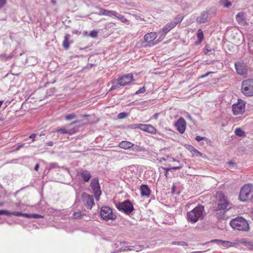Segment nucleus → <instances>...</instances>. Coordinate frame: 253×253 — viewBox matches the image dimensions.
I'll list each match as a JSON object with an SVG mask.
<instances>
[{"label": "nucleus", "instance_id": "40", "mask_svg": "<svg viewBox=\"0 0 253 253\" xmlns=\"http://www.w3.org/2000/svg\"><path fill=\"white\" fill-rule=\"evenodd\" d=\"M7 0H0V8H2L6 3Z\"/></svg>", "mask_w": 253, "mask_h": 253}, {"label": "nucleus", "instance_id": "37", "mask_svg": "<svg viewBox=\"0 0 253 253\" xmlns=\"http://www.w3.org/2000/svg\"><path fill=\"white\" fill-rule=\"evenodd\" d=\"M145 91V88L144 87L140 88L139 90L135 92V94H139L140 93H143Z\"/></svg>", "mask_w": 253, "mask_h": 253}, {"label": "nucleus", "instance_id": "3", "mask_svg": "<svg viewBox=\"0 0 253 253\" xmlns=\"http://www.w3.org/2000/svg\"><path fill=\"white\" fill-rule=\"evenodd\" d=\"M230 226L234 229L241 231H248L249 225L246 219L242 217H237L230 221Z\"/></svg>", "mask_w": 253, "mask_h": 253}, {"label": "nucleus", "instance_id": "64", "mask_svg": "<svg viewBox=\"0 0 253 253\" xmlns=\"http://www.w3.org/2000/svg\"><path fill=\"white\" fill-rule=\"evenodd\" d=\"M241 243H243V244H247V243L246 242H245L243 241V240H242V241L241 242Z\"/></svg>", "mask_w": 253, "mask_h": 253}, {"label": "nucleus", "instance_id": "54", "mask_svg": "<svg viewBox=\"0 0 253 253\" xmlns=\"http://www.w3.org/2000/svg\"><path fill=\"white\" fill-rule=\"evenodd\" d=\"M47 145L49 146H52L53 145V142H52V141H50L49 142H47Z\"/></svg>", "mask_w": 253, "mask_h": 253}, {"label": "nucleus", "instance_id": "33", "mask_svg": "<svg viewBox=\"0 0 253 253\" xmlns=\"http://www.w3.org/2000/svg\"><path fill=\"white\" fill-rule=\"evenodd\" d=\"M83 216V214L82 213V212L80 211H78L77 212H75L73 214V217L74 218H79Z\"/></svg>", "mask_w": 253, "mask_h": 253}, {"label": "nucleus", "instance_id": "4", "mask_svg": "<svg viewBox=\"0 0 253 253\" xmlns=\"http://www.w3.org/2000/svg\"><path fill=\"white\" fill-rule=\"evenodd\" d=\"M253 192V185L248 184L244 185L240 192L239 198L241 201L245 202L252 197V193Z\"/></svg>", "mask_w": 253, "mask_h": 253}, {"label": "nucleus", "instance_id": "59", "mask_svg": "<svg viewBox=\"0 0 253 253\" xmlns=\"http://www.w3.org/2000/svg\"><path fill=\"white\" fill-rule=\"evenodd\" d=\"M186 117L190 120L191 119V116L189 114H187L186 116Z\"/></svg>", "mask_w": 253, "mask_h": 253}, {"label": "nucleus", "instance_id": "43", "mask_svg": "<svg viewBox=\"0 0 253 253\" xmlns=\"http://www.w3.org/2000/svg\"><path fill=\"white\" fill-rule=\"evenodd\" d=\"M163 169H164V170L165 171V176L166 177H167L168 171H169L170 170H171V169L170 168H163Z\"/></svg>", "mask_w": 253, "mask_h": 253}, {"label": "nucleus", "instance_id": "63", "mask_svg": "<svg viewBox=\"0 0 253 253\" xmlns=\"http://www.w3.org/2000/svg\"><path fill=\"white\" fill-rule=\"evenodd\" d=\"M23 144H22V145H19V146L17 147V150H18L20 147H21L22 146H23Z\"/></svg>", "mask_w": 253, "mask_h": 253}, {"label": "nucleus", "instance_id": "7", "mask_svg": "<svg viewBox=\"0 0 253 253\" xmlns=\"http://www.w3.org/2000/svg\"><path fill=\"white\" fill-rule=\"evenodd\" d=\"M117 208L120 211H123L126 214L130 213L134 210L132 203L128 200L119 203L116 205Z\"/></svg>", "mask_w": 253, "mask_h": 253}, {"label": "nucleus", "instance_id": "51", "mask_svg": "<svg viewBox=\"0 0 253 253\" xmlns=\"http://www.w3.org/2000/svg\"><path fill=\"white\" fill-rule=\"evenodd\" d=\"M211 73H212V72H209L207 73V74H206L205 75L202 76L201 77V78H205V77H207L208 76H209L210 74H211Z\"/></svg>", "mask_w": 253, "mask_h": 253}, {"label": "nucleus", "instance_id": "32", "mask_svg": "<svg viewBox=\"0 0 253 253\" xmlns=\"http://www.w3.org/2000/svg\"><path fill=\"white\" fill-rule=\"evenodd\" d=\"M76 118V115L75 113L70 114L67 115L65 118L67 121H70Z\"/></svg>", "mask_w": 253, "mask_h": 253}, {"label": "nucleus", "instance_id": "1", "mask_svg": "<svg viewBox=\"0 0 253 253\" xmlns=\"http://www.w3.org/2000/svg\"><path fill=\"white\" fill-rule=\"evenodd\" d=\"M205 214L204 206L199 205L187 213V218L189 222L195 223L199 220H202Z\"/></svg>", "mask_w": 253, "mask_h": 253}, {"label": "nucleus", "instance_id": "52", "mask_svg": "<svg viewBox=\"0 0 253 253\" xmlns=\"http://www.w3.org/2000/svg\"><path fill=\"white\" fill-rule=\"evenodd\" d=\"M195 148L194 147H193L192 146H190L189 147V150H190V151L192 153L193 152V151L194 150Z\"/></svg>", "mask_w": 253, "mask_h": 253}, {"label": "nucleus", "instance_id": "60", "mask_svg": "<svg viewBox=\"0 0 253 253\" xmlns=\"http://www.w3.org/2000/svg\"><path fill=\"white\" fill-rule=\"evenodd\" d=\"M131 249L129 248V247H126L123 250V251H126V250H131Z\"/></svg>", "mask_w": 253, "mask_h": 253}, {"label": "nucleus", "instance_id": "55", "mask_svg": "<svg viewBox=\"0 0 253 253\" xmlns=\"http://www.w3.org/2000/svg\"><path fill=\"white\" fill-rule=\"evenodd\" d=\"M39 168V165L38 164H36L35 167V170L36 171H38Z\"/></svg>", "mask_w": 253, "mask_h": 253}, {"label": "nucleus", "instance_id": "42", "mask_svg": "<svg viewBox=\"0 0 253 253\" xmlns=\"http://www.w3.org/2000/svg\"><path fill=\"white\" fill-rule=\"evenodd\" d=\"M172 244L174 245H181V246H184V245H187L186 243L184 242H173Z\"/></svg>", "mask_w": 253, "mask_h": 253}, {"label": "nucleus", "instance_id": "21", "mask_svg": "<svg viewBox=\"0 0 253 253\" xmlns=\"http://www.w3.org/2000/svg\"><path fill=\"white\" fill-rule=\"evenodd\" d=\"M141 194L142 196H149L150 194V190L146 185H142L140 186Z\"/></svg>", "mask_w": 253, "mask_h": 253}, {"label": "nucleus", "instance_id": "48", "mask_svg": "<svg viewBox=\"0 0 253 253\" xmlns=\"http://www.w3.org/2000/svg\"><path fill=\"white\" fill-rule=\"evenodd\" d=\"M42 216L38 214H32V217L35 218H38L41 217Z\"/></svg>", "mask_w": 253, "mask_h": 253}, {"label": "nucleus", "instance_id": "38", "mask_svg": "<svg viewBox=\"0 0 253 253\" xmlns=\"http://www.w3.org/2000/svg\"><path fill=\"white\" fill-rule=\"evenodd\" d=\"M221 241L220 240H218V239H214V240H212L210 241V243H221ZM210 242H206L205 243H203L202 244L203 245H207V244L209 243Z\"/></svg>", "mask_w": 253, "mask_h": 253}, {"label": "nucleus", "instance_id": "16", "mask_svg": "<svg viewBox=\"0 0 253 253\" xmlns=\"http://www.w3.org/2000/svg\"><path fill=\"white\" fill-rule=\"evenodd\" d=\"M235 68L238 74L243 75L247 73V68L243 63H235Z\"/></svg>", "mask_w": 253, "mask_h": 253}, {"label": "nucleus", "instance_id": "23", "mask_svg": "<svg viewBox=\"0 0 253 253\" xmlns=\"http://www.w3.org/2000/svg\"><path fill=\"white\" fill-rule=\"evenodd\" d=\"M70 38V36L68 34H66L64 36V39L63 42V46L66 49H68L69 48L70 42L69 39Z\"/></svg>", "mask_w": 253, "mask_h": 253}, {"label": "nucleus", "instance_id": "31", "mask_svg": "<svg viewBox=\"0 0 253 253\" xmlns=\"http://www.w3.org/2000/svg\"><path fill=\"white\" fill-rule=\"evenodd\" d=\"M225 212L224 211H220L219 212L216 213V217L218 219H221L224 217V213Z\"/></svg>", "mask_w": 253, "mask_h": 253}, {"label": "nucleus", "instance_id": "46", "mask_svg": "<svg viewBox=\"0 0 253 253\" xmlns=\"http://www.w3.org/2000/svg\"><path fill=\"white\" fill-rule=\"evenodd\" d=\"M204 138H205V137H202V136H197L196 137V140L197 141H198V142H199V141H201L202 140L204 139Z\"/></svg>", "mask_w": 253, "mask_h": 253}, {"label": "nucleus", "instance_id": "17", "mask_svg": "<svg viewBox=\"0 0 253 253\" xmlns=\"http://www.w3.org/2000/svg\"><path fill=\"white\" fill-rule=\"evenodd\" d=\"M245 13L244 12H240L236 15V19L238 23L244 26L247 24L245 20Z\"/></svg>", "mask_w": 253, "mask_h": 253}, {"label": "nucleus", "instance_id": "30", "mask_svg": "<svg viewBox=\"0 0 253 253\" xmlns=\"http://www.w3.org/2000/svg\"><path fill=\"white\" fill-rule=\"evenodd\" d=\"M197 37L198 38L200 42H201L204 39V34L201 29H199L197 33Z\"/></svg>", "mask_w": 253, "mask_h": 253}, {"label": "nucleus", "instance_id": "56", "mask_svg": "<svg viewBox=\"0 0 253 253\" xmlns=\"http://www.w3.org/2000/svg\"><path fill=\"white\" fill-rule=\"evenodd\" d=\"M170 161H172V162H177L178 163L179 162V161L178 160H176L174 158H170Z\"/></svg>", "mask_w": 253, "mask_h": 253}, {"label": "nucleus", "instance_id": "6", "mask_svg": "<svg viewBox=\"0 0 253 253\" xmlns=\"http://www.w3.org/2000/svg\"><path fill=\"white\" fill-rule=\"evenodd\" d=\"M100 215L103 219L106 221L116 218V215L113 212L112 210L107 206H103L101 208Z\"/></svg>", "mask_w": 253, "mask_h": 253}, {"label": "nucleus", "instance_id": "36", "mask_svg": "<svg viewBox=\"0 0 253 253\" xmlns=\"http://www.w3.org/2000/svg\"><path fill=\"white\" fill-rule=\"evenodd\" d=\"M192 154L193 156H195L196 157L202 156V154L199 151H198L197 149H196L195 148L192 152Z\"/></svg>", "mask_w": 253, "mask_h": 253}, {"label": "nucleus", "instance_id": "5", "mask_svg": "<svg viewBox=\"0 0 253 253\" xmlns=\"http://www.w3.org/2000/svg\"><path fill=\"white\" fill-rule=\"evenodd\" d=\"M242 92L247 96L253 95V79L244 80L242 83Z\"/></svg>", "mask_w": 253, "mask_h": 253}, {"label": "nucleus", "instance_id": "2", "mask_svg": "<svg viewBox=\"0 0 253 253\" xmlns=\"http://www.w3.org/2000/svg\"><path fill=\"white\" fill-rule=\"evenodd\" d=\"M215 204L213 207L214 211H227L228 210L229 202L226 196L221 192H218L215 196Z\"/></svg>", "mask_w": 253, "mask_h": 253}, {"label": "nucleus", "instance_id": "57", "mask_svg": "<svg viewBox=\"0 0 253 253\" xmlns=\"http://www.w3.org/2000/svg\"><path fill=\"white\" fill-rule=\"evenodd\" d=\"M35 136H36V134H34H34H31V135L29 136V138H33V139L34 138H35Z\"/></svg>", "mask_w": 253, "mask_h": 253}, {"label": "nucleus", "instance_id": "26", "mask_svg": "<svg viewBox=\"0 0 253 253\" xmlns=\"http://www.w3.org/2000/svg\"><path fill=\"white\" fill-rule=\"evenodd\" d=\"M221 244L222 246L224 247H233L235 246L237 243H232L229 241H221Z\"/></svg>", "mask_w": 253, "mask_h": 253}, {"label": "nucleus", "instance_id": "24", "mask_svg": "<svg viewBox=\"0 0 253 253\" xmlns=\"http://www.w3.org/2000/svg\"><path fill=\"white\" fill-rule=\"evenodd\" d=\"M77 130H74V131H68L65 128H57L53 132H58L60 131L63 134H68L69 135H72L73 133L75 132Z\"/></svg>", "mask_w": 253, "mask_h": 253}, {"label": "nucleus", "instance_id": "11", "mask_svg": "<svg viewBox=\"0 0 253 253\" xmlns=\"http://www.w3.org/2000/svg\"><path fill=\"white\" fill-rule=\"evenodd\" d=\"M133 79V76L131 74H127L122 76L118 79V84L121 86H124L129 84Z\"/></svg>", "mask_w": 253, "mask_h": 253}, {"label": "nucleus", "instance_id": "41", "mask_svg": "<svg viewBox=\"0 0 253 253\" xmlns=\"http://www.w3.org/2000/svg\"><path fill=\"white\" fill-rule=\"evenodd\" d=\"M12 215L18 216H23V213L18 211H12Z\"/></svg>", "mask_w": 253, "mask_h": 253}, {"label": "nucleus", "instance_id": "62", "mask_svg": "<svg viewBox=\"0 0 253 253\" xmlns=\"http://www.w3.org/2000/svg\"><path fill=\"white\" fill-rule=\"evenodd\" d=\"M3 214V210H0V215Z\"/></svg>", "mask_w": 253, "mask_h": 253}, {"label": "nucleus", "instance_id": "29", "mask_svg": "<svg viewBox=\"0 0 253 253\" xmlns=\"http://www.w3.org/2000/svg\"><path fill=\"white\" fill-rule=\"evenodd\" d=\"M183 19V16L182 15H177L175 18L174 19L173 21L171 22L172 23H175V26L179 23H180Z\"/></svg>", "mask_w": 253, "mask_h": 253}, {"label": "nucleus", "instance_id": "12", "mask_svg": "<svg viewBox=\"0 0 253 253\" xmlns=\"http://www.w3.org/2000/svg\"><path fill=\"white\" fill-rule=\"evenodd\" d=\"M186 125L185 120L183 118H180L175 123V126L180 133H183L185 130Z\"/></svg>", "mask_w": 253, "mask_h": 253}, {"label": "nucleus", "instance_id": "10", "mask_svg": "<svg viewBox=\"0 0 253 253\" xmlns=\"http://www.w3.org/2000/svg\"><path fill=\"white\" fill-rule=\"evenodd\" d=\"M83 198L85 206L87 209L90 210L92 208V206L94 205L93 196L87 193H84L83 194Z\"/></svg>", "mask_w": 253, "mask_h": 253}, {"label": "nucleus", "instance_id": "19", "mask_svg": "<svg viewBox=\"0 0 253 253\" xmlns=\"http://www.w3.org/2000/svg\"><path fill=\"white\" fill-rule=\"evenodd\" d=\"M116 14V11L113 10H108L103 8H100V11L97 13L99 15H105L108 16H114Z\"/></svg>", "mask_w": 253, "mask_h": 253}, {"label": "nucleus", "instance_id": "14", "mask_svg": "<svg viewBox=\"0 0 253 253\" xmlns=\"http://www.w3.org/2000/svg\"><path fill=\"white\" fill-rule=\"evenodd\" d=\"M78 172L85 182H88L91 178L90 173L87 170L80 169L78 170Z\"/></svg>", "mask_w": 253, "mask_h": 253}, {"label": "nucleus", "instance_id": "25", "mask_svg": "<svg viewBox=\"0 0 253 253\" xmlns=\"http://www.w3.org/2000/svg\"><path fill=\"white\" fill-rule=\"evenodd\" d=\"M114 17H115L118 19L120 20L121 22L124 23H128V21L127 19H126L124 16L119 14V13L116 11V14H115Z\"/></svg>", "mask_w": 253, "mask_h": 253}, {"label": "nucleus", "instance_id": "53", "mask_svg": "<svg viewBox=\"0 0 253 253\" xmlns=\"http://www.w3.org/2000/svg\"><path fill=\"white\" fill-rule=\"evenodd\" d=\"M118 86V85H113L111 88L110 89H109V91H111V90H113L115 89L116 88V87Z\"/></svg>", "mask_w": 253, "mask_h": 253}, {"label": "nucleus", "instance_id": "15", "mask_svg": "<svg viewBox=\"0 0 253 253\" xmlns=\"http://www.w3.org/2000/svg\"><path fill=\"white\" fill-rule=\"evenodd\" d=\"M157 37V34L155 32H150L146 34L144 39L146 42L149 43V45L151 46L150 43Z\"/></svg>", "mask_w": 253, "mask_h": 253}, {"label": "nucleus", "instance_id": "49", "mask_svg": "<svg viewBox=\"0 0 253 253\" xmlns=\"http://www.w3.org/2000/svg\"><path fill=\"white\" fill-rule=\"evenodd\" d=\"M182 168V166H177V167H172L170 168L171 169L178 170V169H181Z\"/></svg>", "mask_w": 253, "mask_h": 253}, {"label": "nucleus", "instance_id": "50", "mask_svg": "<svg viewBox=\"0 0 253 253\" xmlns=\"http://www.w3.org/2000/svg\"><path fill=\"white\" fill-rule=\"evenodd\" d=\"M23 216H25L27 218H32V214L23 213Z\"/></svg>", "mask_w": 253, "mask_h": 253}, {"label": "nucleus", "instance_id": "47", "mask_svg": "<svg viewBox=\"0 0 253 253\" xmlns=\"http://www.w3.org/2000/svg\"><path fill=\"white\" fill-rule=\"evenodd\" d=\"M166 35V34H165L163 32V33L161 34V35L160 36V37L159 38V40H160L159 42L162 41L165 38Z\"/></svg>", "mask_w": 253, "mask_h": 253}, {"label": "nucleus", "instance_id": "35", "mask_svg": "<svg viewBox=\"0 0 253 253\" xmlns=\"http://www.w3.org/2000/svg\"><path fill=\"white\" fill-rule=\"evenodd\" d=\"M132 150L135 152H140L141 150L140 147L137 145H134L131 147Z\"/></svg>", "mask_w": 253, "mask_h": 253}, {"label": "nucleus", "instance_id": "44", "mask_svg": "<svg viewBox=\"0 0 253 253\" xmlns=\"http://www.w3.org/2000/svg\"><path fill=\"white\" fill-rule=\"evenodd\" d=\"M126 116V114L125 113H120L119 114L118 117L119 119H122Z\"/></svg>", "mask_w": 253, "mask_h": 253}, {"label": "nucleus", "instance_id": "9", "mask_svg": "<svg viewBox=\"0 0 253 253\" xmlns=\"http://www.w3.org/2000/svg\"><path fill=\"white\" fill-rule=\"evenodd\" d=\"M245 102L242 101H239L238 103L234 104L232 106L233 113L234 115L243 114L245 112Z\"/></svg>", "mask_w": 253, "mask_h": 253}, {"label": "nucleus", "instance_id": "22", "mask_svg": "<svg viewBox=\"0 0 253 253\" xmlns=\"http://www.w3.org/2000/svg\"><path fill=\"white\" fill-rule=\"evenodd\" d=\"M175 26V23H172L171 22L166 24L163 29V32L167 34L171 29Z\"/></svg>", "mask_w": 253, "mask_h": 253}, {"label": "nucleus", "instance_id": "28", "mask_svg": "<svg viewBox=\"0 0 253 253\" xmlns=\"http://www.w3.org/2000/svg\"><path fill=\"white\" fill-rule=\"evenodd\" d=\"M220 4L221 5L226 8H228L232 5L231 2L228 0H222L220 1Z\"/></svg>", "mask_w": 253, "mask_h": 253}, {"label": "nucleus", "instance_id": "20", "mask_svg": "<svg viewBox=\"0 0 253 253\" xmlns=\"http://www.w3.org/2000/svg\"><path fill=\"white\" fill-rule=\"evenodd\" d=\"M134 144L127 141H122L119 143V146L124 149H128L131 148Z\"/></svg>", "mask_w": 253, "mask_h": 253}, {"label": "nucleus", "instance_id": "34", "mask_svg": "<svg viewBox=\"0 0 253 253\" xmlns=\"http://www.w3.org/2000/svg\"><path fill=\"white\" fill-rule=\"evenodd\" d=\"M140 125L141 124H133L129 125L128 126V127L131 129H135L136 128H139L140 129Z\"/></svg>", "mask_w": 253, "mask_h": 253}, {"label": "nucleus", "instance_id": "13", "mask_svg": "<svg viewBox=\"0 0 253 253\" xmlns=\"http://www.w3.org/2000/svg\"><path fill=\"white\" fill-rule=\"evenodd\" d=\"M210 15V11L207 10L203 11L200 16L197 18V23L201 24L207 22Z\"/></svg>", "mask_w": 253, "mask_h": 253}, {"label": "nucleus", "instance_id": "58", "mask_svg": "<svg viewBox=\"0 0 253 253\" xmlns=\"http://www.w3.org/2000/svg\"><path fill=\"white\" fill-rule=\"evenodd\" d=\"M78 122H79V121H74V122H73L71 123L69 125H70V126H71V125H74V124H76V123H78Z\"/></svg>", "mask_w": 253, "mask_h": 253}, {"label": "nucleus", "instance_id": "61", "mask_svg": "<svg viewBox=\"0 0 253 253\" xmlns=\"http://www.w3.org/2000/svg\"><path fill=\"white\" fill-rule=\"evenodd\" d=\"M228 165L230 166V165H232L234 164V163L232 161H230L228 163Z\"/></svg>", "mask_w": 253, "mask_h": 253}, {"label": "nucleus", "instance_id": "45", "mask_svg": "<svg viewBox=\"0 0 253 253\" xmlns=\"http://www.w3.org/2000/svg\"><path fill=\"white\" fill-rule=\"evenodd\" d=\"M3 214H6L7 215H12V212H10L6 210H3Z\"/></svg>", "mask_w": 253, "mask_h": 253}, {"label": "nucleus", "instance_id": "39", "mask_svg": "<svg viewBox=\"0 0 253 253\" xmlns=\"http://www.w3.org/2000/svg\"><path fill=\"white\" fill-rule=\"evenodd\" d=\"M89 36L92 38H96L97 36V32L93 30L90 33Z\"/></svg>", "mask_w": 253, "mask_h": 253}, {"label": "nucleus", "instance_id": "27", "mask_svg": "<svg viewBox=\"0 0 253 253\" xmlns=\"http://www.w3.org/2000/svg\"><path fill=\"white\" fill-rule=\"evenodd\" d=\"M235 133L236 135L240 137L245 136V132L243 131L240 128H237L235 130Z\"/></svg>", "mask_w": 253, "mask_h": 253}, {"label": "nucleus", "instance_id": "18", "mask_svg": "<svg viewBox=\"0 0 253 253\" xmlns=\"http://www.w3.org/2000/svg\"><path fill=\"white\" fill-rule=\"evenodd\" d=\"M140 129L144 131L152 134L155 133L156 131V128L151 125L141 124Z\"/></svg>", "mask_w": 253, "mask_h": 253}, {"label": "nucleus", "instance_id": "8", "mask_svg": "<svg viewBox=\"0 0 253 253\" xmlns=\"http://www.w3.org/2000/svg\"><path fill=\"white\" fill-rule=\"evenodd\" d=\"M90 186L96 200H99V198L101 194V191L98 179L97 178H93L90 182Z\"/></svg>", "mask_w": 253, "mask_h": 253}]
</instances>
